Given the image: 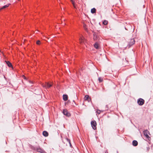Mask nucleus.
Returning <instances> with one entry per match:
<instances>
[{"instance_id": "nucleus-21", "label": "nucleus", "mask_w": 153, "mask_h": 153, "mask_svg": "<svg viewBox=\"0 0 153 153\" xmlns=\"http://www.w3.org/2000/svg\"><path fill=\"white\" fill-rule=\"evenodd\" d=\"M94 37L93 39H94V40H96L97 39V36H94Z\"/></svg>"}, {"instance_id": "nucleus-18", "label": "nucleus", "mask_w": 153, "mask_h": 153, "mask_svg": "<svg viewBox=\"0 0 153 153\" xmlns=\"http://www.w3.org/2000/svg\"><path fill=\"white\" fill-rule=\"evenodd\" d=\"M98 80L100 82H101L103 81V79L101 77H99L98 78Z\"/></svg>"}, {"instance_id": "nucleus-9", "label": "nucleus", "mask_w": 153, "mask_h": 153, "mask_svg": "<svg viewBox=\"0 0 153 153\" xmlns=\"http://www.w3.org/2000/svg\"><path fill=\"white\" fill-rule=\"evenodd\" d=\"M79 40H80V43L82 44L83 42L84 43V42L85 41V39L83 37H82L80 38L79 39Z\"/></svg>"}, {"instance_id": "nucleus-6", "label": "nucleus", "mask_w": 153, "mask_h": 153, "mask_svg": "<svg viewBox=\"0 0 153 153\" xmlns=\"http://www.w3.org/2000/svg\"><path fill=\"white\" fill-rule=\"evenodd\" d=\"M129 45L130 46H131L134 44L135 43L134 40V39H130L128 42Z\"/></svg>"}, {"instance_id": "nucleus-1", "label": "nucleus", "mask_w": 153, "mask_h": 153, "mask_svg": "<svg viewBox=\"0 0 153 153\" xmlns=\"http://www.w3.org/2000/svg\"><path fill=\"white\" fill-rule=\"evenodd\" d=\"M91 124L94 130L96 129L97 128V123L95 121H92L91 122Z\"/></svg>"}, {"instance_id": "nucleus-4", "label": "nucleus", "mask_w": 153, "mask_h": 153, "mask_svg": "<svg viewBox=\"0 0 153 153\" xmlns=\"http://www.w3.org/2000/svg\"><path fill=\"white\" fill-rule=\"evenodd\" d=\"M52 85V84H50L48 82H46L45 84H43V86L46 88H50Z\"/></svg>"}, {"instance_id": "nucleus-20", "label": "nucleus", "mask_w": 153, "mask_h": 153, "mask_svg": "<svg viewBox=\"0 0 153 153\" xmlns=\"http://www.w3.org/2000/svg\"><path fill=\"white\" fill-rule=\"evenodd\" d=\"M97 112L98 114H99L100 113V111L99 110H97Z\"/></svg>"}, {"instance_id": "nucleus-11", "label": "nucleus", "mask_w": 153, "mask_h": 153, "mask_svg": "<svg viewBox=\"0 0 153 153\" xmlns=\"http://www.w3.org/2000/svg\"><path fill=\"white\" fill-rule=\"evenodd\" d=\"M63 100L64 101H66L68 100V96L67 95H63Z\"/></svg>"}, {"instance_id": "nucleus-7", "label": "nucleus", "mask_w": 153, "mask_h": 153, "mask_svg": "<svg viewBox=\"0 0 153 153\" xmlns=\"http://www.w3.org/2000/svg\"><path fill=\"white\" fill-rule=\"evenodd\" d=\"M36 150L38 152L41 153H46L40 147L37 148L36 149Z\"/></svg>"}, {"instance_id": "nucleus-13", "label": "nucleus", "mask_w": 153, "mask_h": 153, "mask_svg": "<svg viewBox=\"0 0 153 153\" xmlns=\"http://www.w3.org/2000/svg\"><path fill=\"white\" fill-rule=\"evenodd\" d=\"M9 67H12V65L11 63L9 61H5Z\"/></svg>"}, {"instance_id": "nucleus-5", "label": "nucleus", "mask_w": 153, "mask_h": 153, "mask_svg": "<svg viewBox=\"0 0 153 153\" xmlns=\"http://www.w3.org/2000/svg\"><path fill=\"white\" fill-rule=\"evenodd\" d=\"M144 101L142 99H140L138 100L137 103L140 105H142L144 103Z\"/></svg>"}, {"instance_id": "nucleus-22", "label": "nucleus", "mask_w": 153, "mask_h": 153, "mask_svg": "<svg viewBox=\"0 0 153 153\" xmlns=\"http://www.w3.org/2000/svg\"><path fill=\"white\" fill-rule=\"evenodd\" d=\"M73 5V6L74 8H76V6L75 5V3H74V4H72Z\"/></svg>"}, {"instance_id": "nucleus-2", "label": "nucleus", "mask_w": 153, "mask_h": 153, "mask_svg": "<svg viewBox=\"0 0 153 153\" xmlns=\"http://www.w3.org/2000/svg\"><path fill=\"white\" fill-rule=\"evenodd\" d=\"M144 135L147 138L148 140H149L150 138L149 136V132L147 130H145L144 131Z\"/></svg>"}, {"instance_id": "nucleus-12", "label": "nucleus", "mask_w": 153, "mask_h": 153, "mask_svg": "<svg viewBox=\"0 0 153 153\" xmlns=\"http://www.w3.org/2000/svg\"><path fill=\"white\" fill-rule=\"evenodd\" d=\"M138 143L136 140H134L132 142L133 145L134 146H136L137 145Z\"/></svg>"}, {"instance_id": "nucleus-17", "label": "nucleus", "mask_w": 153, "mask_h": 153, "mask_svg": "<svg viewBox=\"0 0 153 153\" xmlns=\"http://www.w3.org/2000/svg\"><path fill=\"white\" fill-rule=\"evenodd\" d=\"M103 23L104 25H107L108 24V21L106 20H104L103 22Z\"/></svg>"}, {"instance_id": "nucleus-16", "label": "nucleus", "mask_w": 153, "mask_h": 153, "mask_svg": "<svg viewBox=\"0 0 153 153\" xmlns=\"http://www.w3.org/2000/svg\"><path fill=\"white\" fill-rule=\"evenodd\" d=\"M89 97L88 95H86L85 96V100H88V101Z\"/></svg>"}, {"instance_id": "nucleus-3", "label": "nucleus", "mask_w": 153, "mask_h": 153, "mask_svg": "<svg viewBox=\"0 0 153 153\" xmlns=\"http://www.w3.org/2000/svg\"><path fill=\"white\" fill-rule=\"evenodd\" d=\"M63 113L64 115L67 117H70L71 116L70 113L68 112L66 109L63 110Z\"/></svg>"}, {"instance_id": "nucleus-15", "label": "nucleus", "mask_w": 153, "mask_h": 153, "mask_svg": "<svg viewBox=\"0 0 153 153\" xmlns=\"http://www.w3.org/2000/svg\"><path fill=\"white\" fill-rule=\"evenodd\" d=\"M96 11V10L95 8H92L91 10V12L92 13H95Z\"/></svg>"}, {"instance_id": "nucleus-24", "label": "nucleus", "mask_w": 153, "mask_h": 153, "mask_svg": "<svg viewBox=\"0 0 153 153\" xmlns=\"http://www.w3.org/2000/svg\"><path fill=\"white\" fill-rule=\"evenodd\" d=\"M23 77H24V79H25V76H23Z\"/></svg>"}, {"instance_id": "nucleus-23", "label": "nucleus", "mask_w": 153, "mask_h": 153, "mask_svg": "<svg viewBox=\"0 0 153 153\" xmlns=\"http://www.w3.org/2000/svg\"><path fill=\"white\" fill-rule=\"evenodd\" d=\"M72 4H74V1L73 0H70Z\"/></svg>"}, {"instance_id": "nucleus-8", "label": "nucleus", "mask_w": 153, "mask_h": 153, "mask_svg": "<svg viewBox=\"0 0 153 153\" xmlns=\"http://www.w3.org/2000/svg\"><path fill=\"white\" fill-rule=\"evenodd\" d=\"M94 47L97 49H98L100 48V46L99 44H98L97 43H96L94 45Z\"/></svg>"}, {"instance_id": "nucleus-14", "label": "nucleus", "mask_w": 153, "mask_h": 153, "mask_svg": "<svg viewBox=\"0 0 153 153\" xmlns=\"http://www.w3.org/2000/svg\"><path fill=\"white\" fill-rule=\"evenodd\" d=\"M10 4H7L1 8L0 9V10L5 8L8 7Z\"/></svg>"}, {"instance_id": "nucleus-10", "label": "nucleus", "mask_w": 153, "mask_h": 153, "mask_svg": "<svg viewBox=\"0 0 153 153\" xmlns=\"http://www.w3.org/2000/svg\"><path fill=\"white\" fill-rule=\"evenodd\" d=\"M42 134L45 137H47L48 135V132L46 131H43V132Z\"/></svg>"}, {"instance_id": "nucleus-19", "label": "nucleus", "mask_w": 153, "mask_h": 153, "mask_svg": "<svg viewBox=\"0 0 153 153\" xmlns=\"http://www.w3.org/2000/svg\"><path fill=\"white\" fill-rule=\"evenodd\" d=\"M36 43L37 45H40L41 43V42L39 40H38L36 41Z\"/></svg>"}]
</instances>
